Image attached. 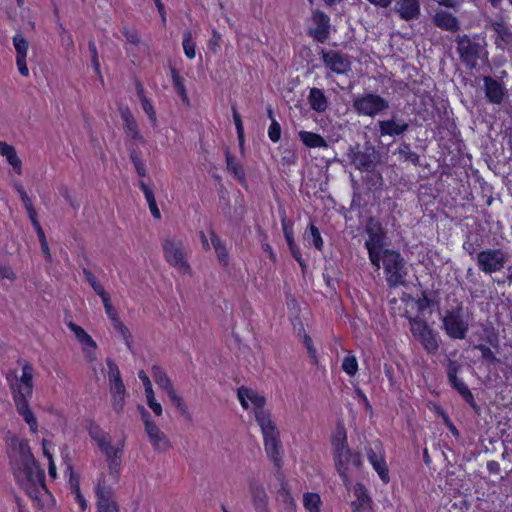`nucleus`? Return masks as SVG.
Instances as JSON below:
<instances>
[{"label":"nucleus","instance_id":"nucleus-1","mask_svg":"<svg viewBox=\"0 0 512 512\" xmlns=\"http://www.w3.org/2000/svg\"><path fill=\"white\" fill-rule=\"evenodd\" d=\"M237 396L243 409L249 408L248 401L253 405L254 418L261 429L266 454L275 468L280 469L282 467L280 432L273 422L270 412L265 409V397L244 386L238 388Z\"/></svg>","mask_w":512,"mask_h":512},{"label":"nucleus","instance_id":"nucleus-2","mask_svg":"<svg viewBox=\"0 0 512 512\" xmlns=\"http://www.w3.org/2000/svg\"><path fill=\"white\" fill-rule=\"evenodd\" d=\"M13 445L19 455V461L13 463L14 477L30 499L40 501L42 495L48 493L45 472L35 460L27 441L21 440Z\"/></svg>","mask_w":512,"mask_h":512},{"label":"nucleus","instance_id":"nucleus-3","mask_svg":"<svg viewBox=\"0 0 512 512\" xmlns=\"http://www.w3.org/2000/svg\"><path fill=\"white\" fill-rule=\"evenodd\" d=\"M33 378L34 366L28 361H25L22 365L20 377L17 376L15 371L6 374V381L10 388L17 413L28 424L30 431L37 433L38 422L29 404L34 392Z\"/></svg>","mask_w":512,"mask_h":512},{"label":"nucleus","instance_id":"nucleus-4","mask_svg":"<svg viewBox=\"0 0 512 512\" xmlns=\"http://www.w3.org/2000/svg\"><path fill=\"white\" fill-rule=\"evenodd\" d=\"M332 454L335 469L343 484L347 486L350 482L349 470H356L362 467V456L359 451H354L348 446L347 432L344 425H338L331 437Z\"/></svg>","mask_w":512,"mask_h":512},{"label":"nucleus","instance_id":"nucleus-5","mask_svg":"<svg viewBox=\"0 0 512 512\" xmlns=\"http://www.w3.org/2000/svg\"><path fill=\"white\" fill-rule=\"evenodd\" d=\"M86 430L90 438L96 443L99 450L106 458L109 474L116 483L121 474V458L124 449V440L116 446L112 444L111 436L104 431L93 419L87 421Z\"/></svg>","mask_w":512,"mask_h":512},{"label":"nucleus","instance_id":"nucleus-6","mask_svg":"<svg viewBox=\"0 0 512 512\" xmlns=\"http://www.w3.org/2000/svg\"><path fill=\"white\" fill-rule=\"evenodd\" d=\"M381 262L387 285L390 288H396L406 283L407 268L406 263L400 252L387 248L382 253Z\"/></svg>","mask_w":512,"mask_h":512},{"label":"nucleus","instance_id":"nucleus-7","mask_svg":"<svg viewBox=\"0 0 512 512\" xmlns=\"http://www.w3.org/2000/svg\"><path fill=\"white\" fill-rule=\"evenodd\" d=\"M163 255L166 262L179 273L191 275L192 268L187 259V252L180 237H167L162 242Z\"/></svg>","mask_w":512,"mask_h":512},{"label":"nucleus","instance_id":"nucleus-8","mask_svg":"<svg viewBox=\"0 0 512 512\" xmlns=\"http://www.w3.org/2000/svg\"><path fill=\"white\" fill-rule=\"evenodd\" d=\"M410 331L414 339L420 343L429 355H435L439 350L440 337L438 332L429 326L427 321L420 317L409 318Z\"/></svg>","mask_w":512,"mask_h":512},{"label":"nucleus","instance_id":"nucleus-9","mask_svg":"<svg viewBox=\"0 0 512 512\" xmlns=\"http://www.w3.org/2000/svg\"><path fill=\"white\" fill-rule=\"evenodd\" d=\"M455 41L461 61L468 69H475L478 59L485 48V41L480 39L478 35L470 37L466 34L457 35Z\"/></svg>","mask_w":512,"mask_h":512},{"label":"nucleus","instance_id":"nucleus-10","mask_svg":"<svg viewBox=\"0 0 512 512\" xmlns=\"http://www.w3.org/2000/svg\"><path fill=\"white\" fill-rule=\"evenodd\" d=\"M367 233V239L365 240V248L368 252V257L371 264L376 268H380L381 257L383 256L385 249L386 233L382 226L378 222H374L372 219L365 229Z\"/></svg>","mask_w":512,"mask_h":512},{"label":"nucleus","instance_id":"nucleus-11","mask_svg":"<svg viewBox=\"0 0 512 512\" xmlns=\"http://www.w3.org/2000/svg\"><path fill=\"white\" fill-rule=\"evenodd\" d=\"M461 367L456 361H449L447 365V379L450 386L458 392L463 401L469 405L476 414H480L481 407L476 402L475 397L462 378L458 377Z\"/></svg>","mask_w":512,"mask_h":512},{"label":"nucleus","instance_id":"nucleus-12","mask_svg":"<svg viewBox=\"0 0 512 512\" xmlns=\"http://www.w3.org/2000/svg\"><path fill=\"white\" fill-rule=\"evenodd\" d=\"M368 462L375 470L380 480L384 484L390 482L389 468L386 462L385 450L380 440H376L372 445L365 447Z\"/></svg>","mask_w":512,"mask_h":512},{"label":"nucleus","instance_id":"nucleus-13","mask_svg":"<svg viewBox=\"0 0 512 512\" xmlns=\"http://www.w3.org/2000/svg\"><path fill=\"white\" fill-rule=\"evenodd\" d=\"M476 261L480 271L491 275L504 268L506 255L500 248H488L477 254Z\"/></svg>","mask_w":512,"mask_h":512},{"label":"nucleus","instance_id":"nucleus-14","mask_svg":"<svg viewBox=\"0 0 512 512\" xmlns=\"http://www.w3.org/2000/svg\"><path fill=\"white\" fill-rule=\"evenodd\" d=\"M443 328L447 336L455 340H463L468 333V323L464 320L460 308L446 311L443 319Z\"/></svg>","mask_w":512,"mask_h":512},{"label":"nucleus","instance_id":"nucleus-15","mask_svg":"<svg viewBox=\"0 0 512 512\" xmlns=\"http://www.w3.org/2000/svg\"><path fill=\"white\" fill-rule=\"evenodd\" d=\"M433 136L438 135V145L444 153L451 155L452 158L462 155L465 149V143L462 139L460 130H432Z\"/></svg>","mask_w":512,"mask_h":512},{"label":"nucleus","instance_id":"nucleus-16","mask_svg":"<svg viewBox=\"0 0 512 512\" xmlns=\"http://www.w3.org/2000/svg\"><path fill=\"white\" fill-rule=\"evenodd\" d=\"M353 107L359 114L375 116L388 109L389 103L377 94L367 93L356 97L353 101Z\"/></svg>","mask_w":512,"mask_h":512},{"label":"nucleus","instance_id":"nucleus-17","mask_svg":"<svg viewBox=\"0 0 512 512\" xmlns=\"http://www.w3.org/2000/svg\"><path fill=\"white\" fill-rule=\"evenodd\" d=\"M141 414L142 421L145 426V431L148 435L149 441L155 451H166L170 448V443L165 434L159 429L156 423L152 420L150 413L143 407H138Z\"/></svg>","mask_w":512,"mask_h":512},{"label":"nucleus","instance_id":"nucleus-18","mask_svg":"<svg viewBox=\"0 0 512 512\" xmlns=\"http://www.w3.org/2000/svg\"><path fill=\"white\" fill-rule=\"evenodd\" d=\"M321 57L324 65L334 73L346 74L351 69L349 57L338 51L322 50Z\"/></svg>","mask_w":512,"mask_h":512},{"label":"nucleus","instance_id":"nucleus-19","mask_svg":"<svg viewBox=\"0 0 512 512\" xmlns=\"http://www.w3.org/2000/svg\"><path fill=\"white\" fill-rule=\"evenodd\" d=\"M354 500L350 507L352 512H373V501L366 486L357 482L353 487Z\"/></svg>","mask_w":512,"mask_h":512},{"label":"nucleus","instance_id":"nucleus-20","mask_svg":"<svg viewBox=\"0 0 512 512\" xmlns=\"http://www.w3.org/2000/svg\"><path fill=\"white\" fill-rule=\"evenodd\" d=\"M312 21L315 27L309 28V35L320 43H324L329 38L330 19L320 10H315L312 14Z\"/></svg>","mask_w":512,"mask_h":512},{"label":"nucleus","instance_id":"nucleus-21","mask_svg":"<svg viewBox=\"0 0 512 512\" xmlns=\"http://www.w3.org/2000/svg\"><path fill=\"white\" fill-rule=\"evenodd\" d=\"M351 161L354 166L362 172L371 171L377 166L376 153L373 148L365 151H353Z\"/></svg>","mask_w":512,"mask_h":512},{"label":"nucleus","instance_id":"nucleus-22","mask_svg":"<svg viewBox=\"0 0 512 512\" xmlns=\"http://www.w3.org/2000/svg\"><path fill=\"white\" fill-rule=\"evenodd\" d=\"M13 45L16 51V64L18 70L22 76L27 77L29 75V69L26 64V57L29 43L21 34H16L13 37Z\"/></svg>","mask_w":512,"mask_h":512},{"label":"nucleus","instance_id":"nucleus-23","mask_svg":"<svg viewBox=\"0 0 512 512\" xmlns=\"http://www.w3.org/2000/svg\"><path fill=\"white\" fill-rule=\"evenodd\" d=\"M395 11L405 21L416 20L420 16L419 0H396Z\"/></svg>","mask_w":512,"mask_h":512},{"label":"nucleus","instance_id":"nucleus-24","mask_svg":"<svg viewBox=\"0 0 512 512\" xmlns=\"http://www.w3.org/2000/svg\"><path fill=\"white\" fill-rule=\"evenodd\" d=\"M433 24L441 30L457 32L460 29L458 19L446 10H436L433 16Z\"/></svg>","mask_w":512,"mask_h":512},{"label":"nucleus","instance_id":"nucleus-25","mask_svg":"<svg viewBox=\"0 0 512 512\" xmlns=\"http://www.w3.org/2000/svg\"><path fill=\"white\" fill-rule=\"evenodd\" d=\"M491 29L496 34L495 45L498 49L504 51L512 46V31L504 22H492Z\"/></svg>","mask_w":512,"mask_h":512},{"label":"nucleus","instance_id":"nucleus-26","mask_svg":"<svg viewBox=\"0 0 512 512\" xmlns=\"http://www.w3.org/2000/svg\"><path fill=\"white\" fill-rule=\"evenodd\" d=\"M225 158H226V168L227 170L233 174L234 178L244 187L247 186V179L244 167L241 161L233 156L229 148L225 149Z\"/></svg>","mask_w":512,"mask_h":512},{"label":"nucleus","instance_id":"nucleus-27","mask_svg":"<svg viewBox=\"0 0 512 512\" xmlns=\"http://www.w3.org/2000/svg\"><path fill=\"white\" fill-rule=\"evenodd\" d=\"M252 501L256 512H269L268 496L262 485H257L254 480L249 481Z\"/></svg>","mask_w":512,"mask_h":512},{"label":"nucleus","instance_id":"nucleus-28","mask_svg":"<svg viewBox=\"0 0 512 512\" xmlns=\"http://www.w3.org/2000/svg\"><path fill=\"white\" fill-rule=\"evenodd\" d=\"M0 156L6 158L7 163L12 167L15 174H22V160L13 145L0 141Z\"/></svg>","mask_w":512,"mask_h":512},{"label":"nucleus","instance_id":"nucleus-29","mask_svg":"<svg viewBox=\"0 0 512 512\" xmlns=\"http://www.w3.org/2000/svg\"><path fill=\"white\" fill-rule=\"evenodd\" d=\"M485 95L491 103L500 104L503 100L504 89L500 82L490 76L484 77Z\"/></svg>","mask_w":512,"mask_h":512},{"label":"nucleus","instance_id":"nucleus-30","mask_svg":"<svg viewBox=\"0 0 512 512\" xmlns=\"http://www.w3.org/2000/svg\"><path fill=\"white\" fill-rule=\"evenodd\" d=\"M68 328L74 333L76 339L83 345V351L88 354V348L93 352L97 349V344L93 338L79 325L74 322L67 324Z\"/></svg>","mask_w":512,"mask_h":512},{"label":"nucleus","instance_id":"nucleus-31","mask_svg":"<svg viewBox=\"0 0 512 512\" xmlns=\"http://www.w3.org/2000/svg\"><path fill=\"white\" fill-rule=\"evenodd\" d=\"M308 103L316 112H324L328 108V98L322 89L313 87L310 89L308 95Z\"/></svg>","mask_w":512,"mask_h":512},{"label":"nucleus","instance_id":"nucleus-32","mask_svg":"<svg viewBox=\"0 0 512 512\" xmlns=\"http://www.w3.org/2000/svg\"><path fill=\"white\" fill-rule=\"evenodd\" d=\"M210 240L219 263L226 267L229 265V252L224 241L215 233L214 230L210 231Z\"/></svg>","mask_w":512,"mask_h":512},{"label":"nucleus","instance_id":"nucleus-33","mask_svg":"<svg viewBox=\"0 0 512 512\" xmlns=\"http://www.w3.org/2000/svg\"><path fill=\"white\" fill-rule=\"evenodd\" d=\"M151 374L157 386L165 391L166 394L169 393V391L174 390L171 379L168 377L163 367L159 365H153L151 368Z\"/></svg>","mask_w":512,"mask_h":512},{"label":"nucleus","instance_id":"nucleus-34","mask_svg":"<svg viewBox=\"0 0 512 512\" xmlns=\"http://www.w3.org/2000/svg\"><path fill=\"white\" fill-rule=\"evenodd\" d=\"M139 188L143 192L145 199L148 203L149 210L155 219L161 218V213L158 208L153 189L144 181H139Z\"/></svg>","mask_w":512,"mask_h":512},{"label":"nucleus","instance_id":"nucleus-35","mask_svg":"<svg viewBox=\"0 0 512 512\" xmlns=\"http://www.w3.org/2000/svg\"><path fill=\"white\" fill-rule=\"evenodd\" d=\"M297 335L301 339L312 364L318 365L319 360L317 350L314 347L312 338L310 337V335L306 333L303 324H300V328L298 329Z\"/></svg>","mask_w":512,"mask_h":512},{"label":"nucleus","instance_id":"nucleus-36","mask_svg":"<svg viewBox=\"0 0 512 512\" xmlns=\"http://www.w3.org/2000/svg\"><path fill=\"white\" fill-rule=\"evenodd\" d=\"M300 140L309 148H327L326 140L317 133L300 130Z\"/></svg>","mask_w":512,"mask_h":512},{"label":"nucleus","instance_id":"nucleus-37","mask_svg":"<svg viewBox=\"0 0 512 512\" xmlns=\"http://www.w3.org/2000/svg\"><path fill=\"white\" fill-rule=\"evenodd\" d=\"M114 489L111 485L107 484L104 476L98 479L95 487L96 502L112 501Z\"/></svg>","mask_w":512,"mask_h":512},{"label":"nucleus","instance_id":"nucleus-38","mask_svg":"<svg viewBox=\"0 0 512 512\" xmlns=\"http://www.w3.org/2000/svg\"><path fill=\"white\" fill-rule=\"evenodd\" d=\"M129 157L134 165L137 175L143 180L147 176L146 164L142 159L141 152L133 148L132 144L128 146Z\"/></svg>","mask_w":512,"mask_h":512},{"label":"nucleus","instance_id":"nucleus-39","mask_svg":"<svg viewBox=\"0 0 512 512\" xmlns=\"http://www.w3.org/2000/svg\"><path fill=\"white\" fill-rule=\"evenodd\" d=\"M341 369L349 377H354L358 373V360L352 351H349L342 359Z\"/></svg>","mask_w":512,"mask_h":512},{"label":"nucleus","instance_id":"nucleus-40","mask_svg":"<svg viewBox=\"0 0 512 512\" xmlns=\"http://www.w3.org/2000/svg\"><path fill=\"white\" fill-rule=\"evenodd\" d=\"M303 506L307 512H321L322 500L316 492L303 494Z\"/></svg>","mask_w":512,"mask_h":512},{"label":"nucleus","instance_id":"nucleus-41","mask_svg":"<svg viewBox=\"0 0 512 512\" xmlns=\"http://www.w3.org/2000/svg\"><path fill=\"white\" fill-rule=\"evenodd\" d=\"M481 339L494 348L499 346V334L491 323L482 325Z\"/></svg>","mask_w":512,"mask_h":512},{"label":"nucleus","instance_id":"nucleus-42","mask_svg":"<svg viewBox=\"0 0 512 512\" xmlns=\"http://www.w3.org/2000/svg\"><path fill=\"white\" fill-rule=\"evenodd\" d=\"M305 237L311 240V244L318 251H322L324 247V241L318 227L314 223H310L305 232Z\"/></svg>","mask_w":512,"mask_h":512},{"label":"nucleus","instance_id":"nucleus-43","mask_svg":"<svg viewBox=\"0 0 512 512\" xmlns=\"http://www.w3.org/2000/svg\"><path fill=\"white\" fill-rule=\"evenodd\" d=\"M171 76L176 92L181 97L184 103L189 104V98L186 92V88L184 86L183 78L179 75L178 71L173 67L171 68Z\"/></svg>","mask_w":512,"mask_h":512},{"label":"nucleus","instance_id":"nucleus-44","mask_svg":"<svg viewBox=\"0 0 512 512\" xmlns=\"http://www.w3.org/2000/svg\"><path fill=\"white\" fill-rule=\"evenodd\" d=\"M167 396L169 397V399L172 402L173 406H175L176 409L182 415H184L188 420H190L191 419V415L189 413L188 406L185 403V401L183 400V398L177 394L176 390L174 389L172 391H169V393H167Z\"/></svg>","mask_w":512,"mask_h":512},{"label":"nucleus","instance_id":"nucleus-45","mask_svg":"<svg viewBox=\"0 0 512 512\" xmlns=\"http://www.w3.org/2000/svg\"><path fill=\"white\" fill-rule=\"evenodd\" d=\"M474 349L480 352V358L484 363L496 364L499 362V359L496 357V354L488 345L482 343L477 344L474 345Z\"/></svg>","mask_w":512,"mask_h":512},{"label":"nucleus","instance_id":"nucleus-46","mask_svg":"<svg viewBox=\"0 0 512 512\" xmlns=\"http://www.w3.org/2000/svg\"><path fill=\"white\" fill-rule=\"evenodd\" d=\"M137 91H138V95L141 100L142 108L145 111V113L148 115L150 120L152 121V124L154 125L155 120H156L155 111H154V108H153L152 104L150 103V101L144 95V89L141 84L137 85Z\"/></svg>","mask_w":512,"mask_h":512},{"label":"nucleus","instance_id":"nucleus-47","mask_svg":"<svg viewBox=\"0 0 512 512\" xmlns=\"http://www.w3.org/2000/svg\"><path fill=\"white\" fill-rule=\"evenodd\" d=\"M183 49L185 55L189 59H193L195 57V42L193 41L192 33L189 30H186L183 34Z\"/></svg>","mask_w":512,"mask_h":512},{"label":"nucleus","instance_id":"nucleus-48","mask_svg":"<svg viewBox=\"0 0 512 512\" xmlns=\"http://www.w3.org/2000/svg\"><path fill=\"white\" fill-rule=\"evenodd\" d=\"M112 326L121 335V337L123 338L126 346L128 348H131V340H130L131 339V333H130L128 327L125 326L124 323L120 319H118L115 322H113Z\"/></svg>","mask_w":512,"mask_h":512},{"label":"nucleus","instance_id":"nucleus-49","mask_svg":"<svg viewBox=\"0 0 512 512\" xmlns=\"http://www.w3.org/2000/svg\"><path fill=\"white\" fill-rule=\"evenodd\" d=\"M281 227H282L283 235L285 237L287 246L295 243L293 223L291 221L287 220L285 216L281 219Z\"/></svg>","mask_w":512,"mask_h":512},{"label":"nucleus","instance_id":"nucleus-50","mask_svg":"<svg viewBox=\"0 0 512 512\" xmlns=\"http://www.w3.org/2000/svg\"><path fill=\"white\" fill-rule=\"evenodd\" d=\"M106 365L108 367L109 382L122 380L119 367L112 358H106Z\"/></svg>","mask_w":512,"mask_h":512},{"label":"nucleus","instance_id":"nucleus-51","mask_svg":"<svg viewBox=\"0 0 512 512\" xmlns=\"http://www.w3.org/2000/svg\"><path fill=\"white\" fill-rule=\"evenodd\" d=\"M288 249L291 253V256L297 261L302 271L304 272L307 268V264L302 256V252L299 245L295 242L293 244L288 245Z\"/></svg>","mask_w":512,"mask_h":512},{"label":"nucleus","instance_id":"nucleus-52","mask_svg":"<svg viewBox=\"0 0 512 512\" xmlns=\"http://www.w3.org/2000/svg\"><path fill=\"white\" fill-rule=\"evenodd\" d=\"M97 512H120L119 505L115 500L96 502Z\"/></svg>","mask_w":512,"mask_h":512},{"label":"nucleus","instance_id":"nucleus-53","mask_svg":"<svg viewBox=\"0 0 512 512\" xmlns=\"http://www.w3.org/2000/svg\"><path fill=\"white\" fill-rule=\"evenodd\" d=\"M365 172L367 173L365 181L368 185H370L371 187H376L382 184V175L379 171L376 170V168H374L371 171Z\"/></svg>","mask_w":512,"mask_h":512},{"label":"nucleus","instance_id":"nucleus-54","mask_svg":"<svg viewBox=\"0 0 512 512\" xmlns=\"http://www.w3.org/2000/svg\"><path fill=\"white\" fill-rule=\"evenodd\" d=\"M67 469L70 471L69 485L72 494L81 492L79 476L73 471V466L71 463L67 464Z\"/></svg>","mask_w":512,"mask_h":512},{"label":"nucleus","instance_id":"nucleus-55","mask_svg":"<svg viewBox=\"0 0 512 512\" xmlns=\"http://www.w3.org/2000/svg\"><path fill=\"white\" fill-rule=\"evenodd\" d=\"M102 303H103V306H104V309H105V313H106L107 317L109 318V320L111 321V323H113L116 320L120 319L117 310L115 309V307L111 303V298L110 297L107 298V299H104L102 301Z\"/></svg>","mask_w":512,"mask_h":512},{"label":"nucleus","instance_id":"nucleus-56","mask_svg":"<svg viewBox=\"0 0 512 512\" xmlns=\"http://www.w3.org/2000/svg\"><path fill=\"white\" fill-rule=\"evenodd\" d=\"M146 400H147V405L154 412V414L156 416H161L162 415V406L159 402L156 401L154 391L146 394Z\"/></svg>","mask_w":512,"mask_h":512},{"label":"nucleus","instance_id":"nucleus-57","mask_svg":"<svg viewBox=\"0 0 512 512\" xmlns=\"http://www.w3.org/2000/svg\"><path fill=\"white\" fill-rule=\"evenodd\" d=\"M88 49L91 53V61H92L93 68L97 74H100V63H99L96 44L94 41L88 42Z\"/></svg>","mask_w":512,"mask_h":512},{"label":"nucleus","instance_id":"nucleus-58","mask_svg":"<svg viewBox=\"0 0 512 512\" xmlns=\"http://www.w3.org/2000/svg\"><path fill=\"white\" fill-rule=\"evenodd\" d=\"M354 391H355L356 397L363 404L365 410L367 412L372 413V411H373L372 405H371L367 395L365 394V392L359 386H356Z\"/></svg>","mask_w":512,"mask_h":512},{"label":"nucleus","instance_id":"nucleus-59","mask_svg":"<svg viewBox=\"0 0 512 512\" xmlns=\"http://www.w3.org/2000/svg\"><path fill=\"white\" fill-rule=\"evenodd\" d=\"M111 398L113 410L120 414L124 410L126 395H111Z\"/></svg>","mask_w":512,"mask_h":512},{"label":"nucleus","instance_id":"nucleus-60","mask_svg":"<svg viewBox=\"0 0 512 512\" xmlns=\"http://www.w3.org/2000/svg\"><path fill=\"white\" fill-rule=\"evenodd\" d=\"M109 383L111 395H126L127 392L123 380L113 381Z\"/></svg>","mask_w":512,"mask_h":512},{"label":"nucleus","instance_id":"nucleus-61","mask_svg":"<svg viewBox=\"0 0 512 512\" xmlns=\"http://www.w3.org/2000/svg\"><path fill=\"white\" fill-rule=\"evenodd\" d=\"M29 219H30L31 224H32V226H33V228H34V230H35V232L37 234L38 240L41 241V240L46 239L45 232H44V230H43V228H42V226H41V224H40V222L38 220L37 215H35L33 217H30Z\"/></svg>","mask_w":512,"mask_h":512},{"label":"nucleus","instance_id":"nucleus-62","mask_svg":"<svg viewBox=\"0 0 512 512\" xmlns=\"http://www.w3.org/2000/svg\"><path fill=\"white\" fill-rule=\"evenodd\" d=\"M0 279H8L14 281L16 279V274L9 265L0 264Z\"/></svg>","mask_w":512,"mask_h":512},{"label":"nucleus","instance_id":"nucleus-63","mask_svg":"<svg viewBox=\"0 0 512 512\" xmlns=\"http://www.w3.org/2000/svg\"><path fill=\"white\" fill-rule=\"evenodd\" d=\"M120 114L127 128H132L135 125L133 115L128 108H121Z\"/></svg>","mask_w":512,"mask_h":512},{"label":"nucleus","instance_id":"nucleus-64","mask_svg":"<svg viewBox=\"0 0 512 512\" xmlns=\"http://www.w3.org/2000/svg\"><path fill=\"white\" fill-rule=\"evenodd\" d=\"M432 304V300L428 297L426 292L422 293V296L417 300V307L419 311H424Z\"/></svg>","mask_w":512,"mask_h":512}]
</instances>
